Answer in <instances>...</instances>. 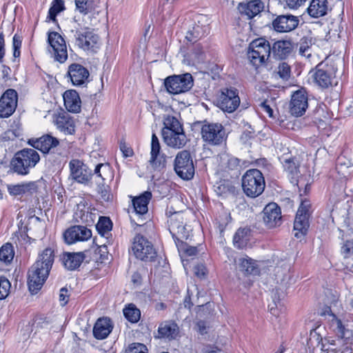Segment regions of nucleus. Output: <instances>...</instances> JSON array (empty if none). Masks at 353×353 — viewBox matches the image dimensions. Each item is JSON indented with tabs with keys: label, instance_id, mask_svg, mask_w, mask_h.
Returning <instances> with one entry per match:
<instances>
[{
	"label": "nucleus",
	"instance_id": "1",
	"mask_svg": "<svg viewBox=\"0 0 353 353\" xmlns=\"http://www.w3.org/2000/svg\"><path fill=\"white\" fill-rule=\"evenodd\" d=\"M54 261V252L50 248L43 250L28 272V285L32 294H37L49 276Z\"/></svg>",
	"mask_w": 353,
	"mask_h": 353
},
{
	"label": "nucleus",
	"instance_id": "2",
	"mask_svg": "<svg viewBox=\"0 0 353 353\" xmlns=\"http://www.w3.org/2000/svg\"><path fill=\"white\" fill-rule=\"evenodd\" d=\"M39 161L40 156L35 150L25 148L14 154L11 161V165L13 170L18 174L26 175Z\"/></svg>",
	"mask_w": 353,
	"mask_h": 353
},
{
	"label": "nucleus",
	"instance_id": "3",
	"mask_svg": "<svg viewBox=\"0 0 353 353\" xmlns=\"http://www.w3.org/2000/svg\"><path fill=\"white\" fill-rule=\"evenodd\" d=\"M265 182L262 172L257 169H250L242 177V188L245 194L255 198L264 191Z\"/></svg>",
	"mask_w": 353,
	"mask_h": 353
},
{
	"label": "nucleus",
	"instance_id": "4",
	"mask_svg": "<svg viewBox=\"0 0 353 353\" xmlns=\"http://www.w3.org/2000/svg\"><path fill=\"white\" fill-rule=\"evenodd\" d=\"M271 52L269 41L264 38H259L250 43L248 56L252 65L259 67L265 63Z\"/></svg>",
	"mask_w": 353,
	"mask_h": 353
},
{
	"label": "nucleus",
	"instance_id": "5",
	"mask_svg": "<svg viewBox=\"0 0 353 353\" xmlns=\"http://www.w3.org/2000/svg\"><path fill=\"white\" fill-rule=\"evenodd\" d=\"M336 71L335 65L326 59L316 66L312 75L314 81L319 86L327 88L332 85Z\"/></svg>",
	"mask_w": 353,
	"mask_h": 353
},
{
	"label": "nucleus",
	"instance_id": "6",
	"mask_svg": "<svg viewBox=\"0 0 353 353\" xmlns=\"http://www.w3.org/2000/svg\"><path fill=\"white\" fill-rule=\"evenodd\" d=\"M201 134L203 141L210 145H220L226 140L225 129L219 123L205 122Z\"/></svg>",
	"mask_w": 353,
	"mask_h": 353
},
{
	"label": "nucleus",
	"instance_id": "7",
	"mask_svg": "<svg viewBox=\"0 0 353 353\" xmlns=\"http://www.w3.org/2000/svg\"><path fill=\"white\" fill-rule=\"evenodd\" d=\"M174 170L176 174L183 180H190L194 175V166L190 152H179L174 159Z\"/></svg>",
	"mask_w": 353,
	"mask_h": 353
},
{
	"label": "nucleus",
	"instance_id": "8",
	"mask_svg": "<svg viewBox=\"0 0 353 353\" xmlns=\"http://www.w3.org/2000/svg\"><path fill=\"white\" fill-rule=\"evenodd\" d=\"M74 37L77 46L85 51L96 52L101 45L98 34L88 28L77 30Z\"/></svg>",
	"mask_w": 353,
	"mask_h": 353
},
{
	"label": "nucleus",
	"instance_id": "9",
	"mask_svg": "<svg viewBox=\"0 0 353 353\" xmlns=\"http://www.w3.org/2000/svg\"><path fill=\"white\" fill-rule=\"evenodd\" d=\"M48 52L54 61L61 63L68 59V50L64 39L57 32L48 33Z\"/></svg>",
	"mask_w": 353,
	"mask_h": 353
},
{
	"label": "nucleus",
	"instance_id": "10",
	"mask_svg": "<svg viewBox=\"0 0 353 353\" xmlns=\"http://www.w3.org/2000/svg\"><path fill=\"white\" fill-rule=\"evenodd\" d=\"M167 91L173 94L185 92L193 86V79L190 73L167 77L164 81Z\"/></svg>",
	"mask_w": 353,
	"mask_h": 353
},
{
	"label": "nucleus",
	"instance_id": "11",
	"mask_svg": "<svg viewBox=\"0 0 353 353\" xmlns=\"http://www.w3.org/2000/svg\"><path fill=\"white\" fill-rule=\"evenodd\" d=\"M168 229L175 243L182 241V239H188L190 236V229L184 223L183 214L179 212L172 214L168 220Z\"/></svg>",
	"mask_w": 353,
	"mask_h": 353
},
{
	"label": "nucleus",
	"instance_id": "12",
	"mask_svg": "<svg viewBox=\"0 0 353 353\" xmlns=\"http://www.w3.org/2000/svg\"><path fill=\"white\" fill-rule=\"evenodd\" d=\"M310 207V201L305 199L301 201L297 210L294 223V236L297 239L303 237L307 233L309 228L308 218Z\"/></svg>",
	"mask_w": 353,
	"mask_h": 353
},
{
	"label": "nucleus",
	"instance_id": "13",
	"mask_svg": "<svg viewBox=\"0 0 353 353\" xmlns=\"http://www.w3.org/2000/svg\"><path fill=\"white\" fill-rule=\"evenodd\" d=\"M151 199L152 193L149 191H145L132 199L134 214L131 216L132 223L139 226L144 224L143 216L148 212V205Z\"/></svg>",
	"mask_w": 353,
	"mask_h": 353
},
{
	"label": "nucleus",
	"instance_id": "14",
	"mask_svg": "<svg viewBox=\"0 0 353 353\" xmlns=\"http://www.w3.org/2000/svg\"><path fill=\"white\" fill-rule=\"evenodd\" d=\"M132 248L135 256L142 261H151L156 256L152 243L140 234L134 236Z\"/></svg>",
	"mask_w": 353,
	"mask_h": 353
},
{
	"label": "nucleus",
	"instance_id": "15",
	"mask_svg": "<svg viewBox=\"0 0 353 353\" xmlns=\"http://www.w3.org/2000/svg\"><path fill=\"white\" fill-rule=\"evenodd\" d=\"M219 106L225 112H233L240 104V98L237 90L234 88H225L222 90L219 98Z\"/></svg>",
	"mask_w": 353,
	"mask_h": 353
},
{
	"label": "nucleus",
	"instance_id": "16",
	"mask_svg": "<svg viewBox=\"0 0 353 353\" xmlns=\"http://www.w3.org/2000/svg\"><path fill=\"white\" fill-rule=\"evenodd\" d=\"M70 176L79 183H86L92 176V171L79 159H72L69 162Z\"/></svg>",
	"mask_w": 353,
	"mask_h": 353
},
{
	"label": "nucleus",
	"instance_id": "17",
	"mask_svg": "<svg viewBox=\"0 0 353 353\" xmlns=\"http://www.w3.org/2000/svg\"><path fill=\"white\" fill-rule=\"evenodd\" d=\"M91 237V230L81 225L72 226L63 234L64 241L68 245H72L79 241H85Z\"/></svg>",
	"mask_w": 353,
	"mask_h": 353
},
{
	"label": "nucleus",
	"instance_id": "18",
	"mask_svg": "<svg viewBox=\"0 0 353 353\" xmlns=\"http://www.w3.org/2000/svg\"><path fill=\"white\" fill-rule=\"evenodd\" d=\"M308 107V98L305 89H300L292 96L290 111L295 117L302 116Z\"/></svg>",
	"mask_w": 353,
	"mask_h": 353
},
{
	"label": "nucleus",
	"instance_id": "19",
	"mask_svg": "<svg viewBox=\"0 0 353 353\" xmlns=\"http://www.w3.org/2000/svg\"><path fill=\"white\" fill-rule=\"evenodd\" d=\"M68 76L74 86H85L89 82L90 72L87 68L79 63L68 66Z\"/></svg>",
	"mask_w": 353,
	"mask_h": 353
},
{
	"label": "nucleus",
	"instance_id": "20",
	"mask_svg": "<svg viewBox=\"0 0 353 353\" xmlns=\"http://www.w3.org/2000/svg\"><path fill=\"white\" fill-rule=\"evenodd\" d=\"M17 105V92L13 89L7 90L0 99V117H10L14 112Z\"/></svg>",
	"mask_w": 353,
	"mask_h": 353
},
{
	"label": "nucleus",
	"instance_id": "21",
	"mask_svg": "<svg viewBox=\"0 0 353 353\" xmlns=\"http://www.w3.org/2000/svg\"><path fill=\"white\" fill-rule=\"evenodd\" d=\"M150 164L157 170H161L164 168L166 162V158L164 154L161 153V145L157 135L153 133L151 140V151Z\"/></svg>",
	"mask_w": 353,
	"mask_h": 353
},
{
	"label": "nucleus",
	"instance_id": "22",
	"mask_svg": "<svg viewBox=\"0 0 353 353\" xmlns=\"http://www.w3.org/2000/svg\"><path fill=\"white\" fill-rule=\"evenodd\" d=\"M74 216L77 222L90 225L94 224L97 218V213L95 209L88 206L84 201H81L77 204Z\"/></svg>",
	"mask_w": 353,
	"mask_h": 353
},
{
	"label": "nucleus",
	"instance_id": "23",
	"mask_svg": "<svg viewBox=\"0 0 353 353\" xmlns=\"http://www.w3.org/2000/svg\"><path fill=\"white\" fill-rule=\"evenodd\" d=\"M29 145L44 154H48L51 150L57 147L59 141L51 134H46L39 138H32L28 141Z\"/></svg>",
	"mask_w": 353,
	"mask_h": 353
},
{
	"label": "nucleus",
	"instance_id": "24",
	"mask_svg": "<svg viewBox=\"0 0 353 353\" xmlns=\"http://www.w3.org/2000/svg\"><path fill=\"white\" fill-rule=\"evenodd\" d=\"M263 221L268 228H272L281 223V212L275 203L268 204L263 209Z\"/></svg>",
	"mask_w": 353,
	"mask_h": 353
},
{
	"label": "nucleus",
	"instance_id": "25",
	"mask_svg": "<svg viewBox=\"0 0 353 353\" xmlns=\"http://www.w3.org/2000/svg\"><path fill=\"white\" fill-rule=\"evenodd\" d=\"M299 24L297 17L292 15H281L274 20V29L279 32H290L295 29Z\"/></svg>",
	"mask_w": 353,
	"mask_h": 353
},
{
	"label": "nucleus",
	"instance_id": "26",
	"mask_svg": "<svg viewBox=\"0 0 353 353\" xmlns=\"http://www.w3.org/2000/svg\"><path fill=\"white\" fill-rule=\"evenodd\" d=\"M164 143L169 147L176 149L183 148L188 139L184 130L161 133Z\"/></svg>",
	"mask_w": 353,
	"mask_h": 353
},
{
	"label": "nucleus",
	"instance_id": "27",
	"mask_svg": "<svg viewBox=\"0 0 353 353\" xmlns=\"http://www.w3.org/2000/svg\"><path fill=\"white\" fill-rule=\"evenodd\" d=\"M38 190L36 181L23 182L15 185H8V191L10 195L21 196L26 194H32Z\"/></svg>",
	"mask_w": 353,
	"mask_h": 353
},
{
	"label": "nucleus",
	"instance_id": "28",
	"mask_svg": "<svg viewBox=\"0 0 353 353\" xmlns=\"http://www.w3.org/2000/svg\"><path fill=\"white\" fill-rule=\"evenodd\" d=\"M112 322L109 318H99L94 325L93 335L97 339H104L112 332Z\"/></svg>",
	"mask_w": 353,
	"mask_h": 353
},
{
	"label": "nucleus",
	"instance_id": "29",
	"mask_svg": "<svg viewBox=\"0 0 353 353\" xmlns=\"http://www.w3.org/2000/svg\"><path fill=\"white\" fill-rule=\"evenodd\" d=\"M263 8V3L260 0H252L247 3H241L238 9L242 15L252 19L259 14Z\"/></svg>",
	"mask_w": 353,
	"mask_h": 353
},
{
	"label": "nucleus",
	"instance_id": "30",
	"mask_svg": "<svg viewBox=\"0 0 353 353\" xmlns=\"http://www.w3.org/2000/svg\"><path fill=\"white\" fill-rule=\"evenodd\" d=\"M85 254L83 252H65L62 256V262L64 267L68 270L77 269L83 260Z\"/></svg>",
	"mask_w": 353,
	"mask_h": 353
},
{
	"label": "nucleus",
	"instance_id": "31",
	"mask_svg": "<svg viewBox=\"0 0 353 353\" xmlns=\"http://www.w3.org/2000/svg\"><path fill=\"white\" fill-rule=\"evenodd\" d=\"M271 50L274 57L284 59L290 54L292 50V44L290 41L279 40L273 43Z\"/></svg>",
	"mask_w": 353,
	"mask_h": 353
},
{
	"label": "nucleus",
	"instance_id": "32",
	"mask_svg": "<svg viewBox=\"0 0 353 353\" xmlns=\"http://www.w3.org/2000/svg\"><path fill=\"white\" fill-rule=\"evenodd\" d=\"M64 105L71 112H78L81 109V99L77 92L73 90H67L63 95Z\"/></svg>",
	"mask_w": 353,
	"mask_h": 353
},
{
	"label": "nucleus",
	"instance_id": "33",
	"mask_svg": "<svg viewBox=\"0 0 353 353\" xmlns=\"http://www.w3.org/2000/svg\"><path fill=\"white\" fill-rule=\"evenodd\" d=\"M321 316H327L330 327L341 339L343 338L345 334V327L341 321L331 311L330 307H326L321 312Z\"/></svg>",
	"mask_w": 353,
	"mask_h": 353
},
{
	"label": "nucleus",
	"instance_id": "34",
	"mask_svg": "<svg viewBox=\"0 0 353 353\" xmlns=\"http://www.w3.org/2000/svg\"><path fill=\"white\" fill-rule=\"evenodd\" d=\"M179 334V327L176 323L172 321L161 323L158 328V337L168 339L169 340L175 339Z\"/></svg>",
	"mask_w": 353,
	"mask_h": 353
},
{
	"label": "nucleus",
	"instance_id": "35",
	"mask_svg": "<svg viewBox=\"0 0 353 353\" xmlns=\"http://www.w3.org/2000/svg\"><path fill=\"white\" fill-rule=\"evenodd\" d=\"M54 123L57 128L65 134H72L75 131L74 121L68 115L59 114L56 117Z\"/></svg>",
	"mask_w": 353,
	"mask_h": 353
},
{
	"label": "nucleus",
	"instance_id": "36",
	"mask_svg": "<svg viewBox=\"0 0 353 353\" xmlns=\"http://www.w3.org/2000/svg\"><path fill=\"white\" fill-rule=\"evenodd\" d=\"M327 0H312L307 8V13L313 18H319L327 14Z\"/></svg>",
	"mask_w": 353,
	"mask_h": 353
},
{
	"label": "nucleus",
	"instance_id": "37",
	"mask_svg": "<svg viewBox=\"0 0 353 353\" xmlns=\"http://www.w3.org/2000/svg\"><path fill=\"white\" fill-rule=\"evenodd\" d=\"M251 236V230L248 228H239L233 237V244L238 249H243L248 244Z\"/></svg>",
	"mask_w": 353,
	"mask_h": 353
},
{
	"label": "nucleus",
	"instance_id": "38",
	"mask_svg": "<svg viewBox=\"0 0 353 353\" xmlns=\"http://www.w3.org/2000/svg\"><path fill=\"white\" fill-rule=\"evenodd\" d=\"M209 31V28L205 25L194 24L192 29L186 33L185 39L190 42L194 43L197 40L205 37Z\"/></svg>",
	"mask_w": 353,
	"mask_h": 353
},
{
	"label": "nucleus",
	"instance_id": "39",
	"mask_svg": "<svg viewBox=\"0 0 353 353\" xmlns=\"http://www.w3.org/2000/svg\"><path fill=\"white\" fill-rule=\"evenodd\" d=\"M112 228V223L108 217L101 216L99 218L96 225V229L101 237L106 239L107 242L110 243L109 238L111 237V230Z\"/></svg>",
	"mask_w": 353,
	"mask_h": 353
},
{
	"label": "nucleus",
	"instance_id": "40",
	"mask_svg": "<svg viewBox=\"0 0 353 353\" xmlns=\"http://www.w3.org/2000/svg\"><path fill=\"white\" fill-rule=\"evenodd\" d=\"M184 130L183 125L179 121V119L170 115H167L163 119V128H162L161 133H166L170 132Z\"/></svg>",
	"mask_w": 353,
	"mask_h": 353
},
{
	"label": "nucleus",
	"instance_id": "41",
	"mask_svg": "<svg viewBox=\"0 0 353 353\" xmlns=\"http://www.w3.org/2000/svg\"><path fill=\"white\" fill-rule=\"evenodd\" d=\"M76 10L81 14L85 15L92 12L96 6V0H75Z\"/></svg>",
	"mask_w": 353,
	"mask_h": 353
},
{
	"label": "nucleus",
	"instance_id": "42",
	"mask_svg": "<svg viewBox=\"0 0 353 353\" xmlns=\"http://www.w3.org/2000/svg\"><path fill=\"white\" fill-rule=\"evenodd\" d=\"M14 252L11 243H6L0 248V261L9 264L13 260Z\"/></svg>",
	"mask_w": 353,
	"mask_h": 353
},
{
	"label": "nucleus",
	"instance_id": "43",
	"mask_svg": "<svg viewBox=\"0 0 353 353\" xmlns=\"http://www.w3.org/2000/svg\"><path fill=\"white\" fill-rule=\"evenodd\" d=\"M281 161L284 170L291 175V177H296L299 174V165L294 159L282 158Z\"/></svg>",
	"mask_w": 353,
	"mask_h": 353
},
{
	"label": "nucleus",
	"instance_id": "44",
	"mask_svg": "<svg viewBox=\"0 0 353 353\" xmlns=\"http://www.w3.org/2000/svg\"><path fill=\"white\" fill-rule=\"evenodd\" d=\"M240 270L246 274H256L257 268L255 262L250 258L239 259Z\"/></svg>",
	"mask_w": 353,
	"mask_h": 353
},
{
	"label": "nucleus",
	"instance_id": "45",
	"mask_svg": "<svg viewBox=\"0 0 353 353\" xmlns=\"http://www.w3.org/2000/svg\"><path fill=\"white\" fill-rule=\"evenodd\" d=\"M125 317L132 323H137L140 319V310L133 304H130L123 309Z\"/></svg>",
	"mask_w": 353,
	"mask_h": 353
},
{
	"label": "nucleus",
	"instance_id": "46",
	"mask_svg": "<svg viewBox=\"0 0 353 353\" xmlns=\"http://www.w3.org/2000/svg\"><path fill=\"white\" fill-rule=\"evenodd\" d=\"M312 41L311 39L303 37L299 43V53L301 56L310 58L312 54Z\"/></svg>",
	"mask_w": 353,
	"mask_h": 353
},
{
	"label": "nucleus",
	"instance_id": "47",
	"mask_svg": "<svg viewBox=\"0 0 353 353\" xmlns=\"http://www.w3.org/2000/svg\"><path fill=\"white\" fill-rule=\"evenodd\" d=\"M64 9V2L63 0H53L52 6L48 12V18L52 21H54L57 14Z\"/></svg>",
	"mask_w": 353,
	"mask_h": 353
},
{
	"label": "nucleus",
	"instance_id": "48",
	"mask_svg": "<svg viewBox=\"0 0 353 353\" xmlns=\"http://www.w3.org/2000/svg\"><path fill=\"white\" fill-rule=\"evenodd\" d=\"M276 74L283 80H288L291 74L290 66L286 62L280 63L276 68Z\"/></svg>",
	"mask_w": 353,
	"mask_h": 353
},
{
	"label": "nucleus",
	"instance_id": "49",
	"mask_svg": "<svg viewBox=\"0 0 353 353\" xmlns=\"http://www.w3.org/2000/svg\"><path fill=\"white\" fill-rule=\"evenodd\" d=\"M11 284L8 279L3 276L0 277V300L6 299L9 293Z\"/></svg>",
	"mask_w": 353,
	"mask_h": 353
},
{
	"label": "nucleus",
	"instance_id": "50",
	"mask_svg": "<svg viewBox=\"0 0 353 353\" xmlns=\"http://www.w3.org/2000/svg\"><path fill=\"white\" fill-rule=\"evenodd\" d=\"M125 353H148V348L143 343H134L128 346Z\"/></svg>",
	"mask_w": 353,
	"mask_h": 353
},
{
	"label": "nucleus",
	"instance_id": "51",
	"mask_svg": "<svg viewBox=\"0 0 353 353\" xmlns=\"http://www.w3.org/2000/svg\"><path fill=\"white\" fill-rule=\"evenodd\" d=\"M21 46V37L14 34L12 38V48H13V56L17 58L20 56V48Z\"/></svg>",
	"mask_w": 353,
	"mask_h": 353
},
{
	"label": "nucleus",
	"instance_id": "52",
	"mask_svg": "<svg viewBox=\"0 0 353 353\" xmlns=\"http://www.w3.org/2000/svg\"><path fill=\"white\" fill-rule=\"evenodd\" d=\"M322 339L321 338L320 335L318 334L316 332L312 331L310 332V343L313 345L314 343H316V346L317 347H320L321 350H323V347L324 345L321 344Z\"/></svg>",
	"mask_w": 353,
	"mask_h": 353
},
{
	"label": "nucleus",
	"instance_id": "53",
	"mask_svg": "<svg viewBox=\"0 0 353 353\" xmlns=\"http://www.w3.org/2000/svg\"><path fill=\"white\" fill-rule=\"evenodd\" d=\"M341 252L345 257L353 254V243L351 241H346L341 248Z\"/></svg>",
	"mask_w": 353,
	"mask_h": 353
},
{
	"label": "nucleus",
	"instance_id": "54",
	"mask_svg": "<svg viewBox=\"0 0 353 353\" xmlns=\"http://www.w3.org/2000/svg\"><path fill=\"white\" fill-rule=\"evenodd\" d=\"M194 270L195 275L200 278L204 277L207 274V269L203 264L196 265Z\"/></svg>",
	"mask_w": 353,
	"mask_h": 353
},
{
	"label": "nucleus",
	"instance_id": "55",
	"mask_svg": "<svg viewBox=\"0 0 353 353\" xmlns=\"http://www.w3.org/2000/svg\"><path fill=\"white\" fill-rule=\"evenodd\" d=\"M307 0H285L290 8L296 9L301 6Z\"/></svg>",
	"mask_w": 353,
	"mask_h": 353
},
{
	"label": "nucleus",
	"instance_id": "56",
	"mask_svg": "<svg viewBox=\"0 0 353 353\" xmlns=\"http://www.w3.org/2000/svg\"><path fill=\"white\" fill-rule=\"evenodd\" d=\"M227 165L230 170L237 169L240 166V161L236 157H230L228 160Z\"/></svg>",
	"mask_w": 353,
	"mask_h": 353
},
{
	"label": "nucleus",
	"instance_id": "57",
	"mask_svg": "<svg viewBox=\"0 0 353 353\" xmlns=\"http://www.w3.org/2000/svg\"><path fill=\"white\" fill-rule=\"evenodd\" d=\"M259 106L261 109L266 112L270 117H272L273 115V110L270 107V104L268 103V101H264L261 102L259 104Z\"/></svg>",
	"mask_w": 353,
	"mask_h": 353
},
{
	"label": "nucleus",
	"instance_id": "58",
	"mask_svg": "<svg viewBox=\"0 0 353 353\" xmlns=\"http://www.w3.org/2000/svg\"><path fill=\"white\" fill-rule=\"evenodd\" d=\"M59 301L62 305H65L68 301V290L63 288L60 290Z\"/></svg>",
	"mask_w": 353,
	"mask_h": 353
},
{
	"label": "nucleus",
	"instance_id": "59",
	"mask_svg": "<svg viewBox=\"0 0 353 353\" xmlns=\"http://www.w3.org/2000/svg\"><path fill=\"white\" fill-rule=\"evenodd\" d=\"M196 331L201 334L207 333V326L205 322L199 321L196 324Z\"/></svg>",
	"mask_w": 353,
	"mask_h": 353
},
{
	"label": "nucleus",
	"instance_id": "60",
	"mask_svg": "<svg viewBox=\"0 0 353 353\" xmlns=\"http://www.w3.org/2000/svg\"><path fill=\"white\" fill-rule=\"evenodd\" d=\"M5 41L3 33L0 34V63L2 62L5 55Z\"/></svg>",
	"mask_w": 353,
	"mask_h": 353
},
{
	"label": "nucleus",
	"instance_id": "61",
	"mask_svg": "<svg viewBox=\"0 0 353 353\" xmlns=\"http://www.w3.org/2000/svg\"><path fill=\"white\" fill-rule=\"evenodd\" d=\"M183 251L188 256H195L198 253L197 248L194 246L185 245Z\"/></svg>",
	"mask_w": 353,
	"mask_h": 353
},
{
	"label": "nucleus",
	"instance_id": "62",
	"mask_svg": "<svg viewBox=\"0 0 353 353\" xmlns=\"http://www.w3.org/2000/svg\"><path fill=\"white\" fill-rule=\"evenodd\" d=\"M10 72H11V70L9 67L3 65L2 74H3V78H8V76L10 75Z\"/></svg>",
	"mask_w": 353,
	"mask_h": 353
},
{
	"label": "nucleus",
	"instance_id": "63",
	"mask_svg": "<svg viewBox=\"0 0 353 353\" xmlns=\"http://www.w3.org/2000/svg\"><path fill=\"white\" fill-rule=\"evenodd\" d=\"M103 166H104V165H103V164H98V165L96 166L95 169H94V173H95L98 176L101 177L103 179H103V177L102 176V175H101V172H100V170H101V168L102 167H103Z\"/></svg>",
	"mask_w": 353,
	"mask_h": 353
},
{
	"label": "nucleus",
	"instance_id": "64",
	"mask_svg": "<svg viewBox=\"0 0 353 353\" xmlns=\"http://www.w3.org/2000/svg\"><path fill=\"white\" fill-rule=\"evenodd\" d=\"M121 150L125 157H130L132 154V151L130 149L124 150V147H121Z\"/></svg>",
	"mask_w": 353,
	"mask_h": 353
}]
</instances>
